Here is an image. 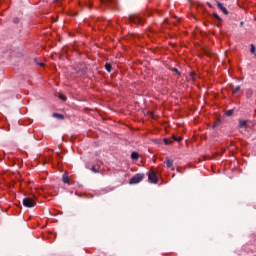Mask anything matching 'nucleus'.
Returning a JSON list of instances; mask_svg holds the SVG:
<instances>
[{"label": "nucleus", "instance_id": "nucleus-1", "mask_svg": "<svg viewBox=\"0 0 256 256\" xmlns=\"http://www.w3.org/2000/svg\"><path fill=\"white\" fill-rule=\"evenodd\" d=\"M127 23H133L134 25H143L145 23V18H143L139 14H130L127 18H125Z\"/></svg>", "mask_w": 256, "mask_h": 256}, {"label": "nucleus", "instance_id": "nucleus-2", "mask_svg": "<svg viewBox=\"0 0 256 256\" xmlns=\"http://www.w3.org/2000/svg\"><path fill=\"white\" fill-rule=\"evenodd\" d=\"M72 69L76 75L79 77H83V75H87V66L83 62H79L72 66Z\"/></svg>", "mask_w": 256, "mask_h": 256}, {"label": "nucleus", "instance_id": "nucleus-3", "mask_svg": "<svg viewBox=\"0 0 256 256\" xmlns=\"http://www.w3.org/2000/svg\"><path fill=\"white\" fill-rule=\"evenodd\" d=\"M101 3L110 9H119V2L117 0H101Z\"/></svg>", "mask_w": 256, "mask_h": 256}, {"label": "nucleus", "instance_id": "nucleus-4", "mask_svg": "<svg viewBox=\"0 0 256 256\" xmlns=\"http://www.w3.org/2000/svg\"><path fill=\"white\" fill-rule=\"evenodd\" d=\"M145 179V174L143 173H138L135 174L131 179H130V185H137V183H141V180Z\"/></svg>", "mask_w": 256, "mask_h": 256}, {"label": "nucleus", "instance_id": "nucleus-5", "mask_svg": "<svg viewBox=\"0 0 256 256\" xmlns=\"http://www.w3.org/2000/svg\"><path fill=\"white\" fill-rule=\"evenodd\" d=\"M23 205L24 207H35V205H37V202L35 201V199L31 198V197H26L23 199Z\"/></svg>", "mask_w": 256, "mask_h": 256}, {"label": "nucleus", "instance_id": "nucleus-6", "mask_svg": "<svg viewBox=\"0 0 256 256\" xmlns=\"http://www.w3.org/2000/svg\"><path fill=\"white\" fill-rule=\"evenodd\" d=\"M148 181L154 185L159 183V178H157V173H155V171L148 172Z\"/></svg>", "mask_w": 256, "mask_h": 256}, {"label": "nucleus", "instance_id": "nucleus-7", "mask_svg": "<svg viewBox=\"0 0 256 256\" xmlns=\"http://www.w3.org/2000/svg\"><path fill=\"white\" fill-rule=\"evenodd\" d=\"M59 158L57 169L60 173H63V155L61 153L56 154Z\"/></svg>", "mask_w": 256, "mask_h": 256}, {"label": "nucleus", "instance_id": "nucleus-8", "mask_svg": "<svg viewBox=\"0 0 256 256\" xmlns=\"http://www.w3.org/2000/svg\"><path fill=\"white\" fill-rule=\"evenodd\" d=\"M217 3V7L218 9H220V11H222V13H224V15H229V11L227 10V8H225V6H223V3L216 1Z\"/></svg>", "mask_w": 256, "mask_h": 256}, {"label": "nucleus", "instance_id": "nucleus-9", "mask_svg": "<svg viewBox=\"0 0 256 256\" xmlns=\"http://www.w3.org/2000/svg\"><path fill=\"white\" fill-rule=\"evenodd\" d=\"M52 117H54L55 119H60L61 121H63V119H65V115L59 114V113H53Z\"/></svg>", "mask_w": 256, "mask_h": 256}, {"label": "nucleus", "instance_id": "nucleus-10", "mask_svg": "<svg viewBox=\"0 0 256 256\" xmlns=\"http://www.w3.org/2000/svg\"><path fill=\"white\" fill-rule=\"evenodd\" d=\"M105 69H106V71H107L108 73H111V71H113V65H112L111 63L107 62V63L105 64Z\"/></svg>", "mask_w": 256, "mask_h": 256}, {"label": "nucleus", "instance_id": "nucleus-11", "mask_svg": "<svg viewBox=\"0 0 256 256\" xmlns=\"http://www.w3.org/2000/svg\"><path fill=\"white\" fill-rule=\"evenodd\" d=\"M131 159H132V161H137V159H139V153L136 151L132 152Z\"/></svg>", "mask_w": 256, "mask_h": 256}, {"label": "nucleus", "instance_id": "nucleus-12", "mask_svg": "<svg viewBox=\"0 0 256 256\" xmlns=\"http://www.w3.org/2000/svg\"><path fill=\"white\" fill-rule=\"evenodd\" d=\"M253 97V90L247 89L246 90V99H251Z\"/></svg>", "mask_w": 256, "mask_h": 256}, {"label": "nucleus", "instance_id": "nucleus-13", "mask_svg": "<svg viewBox=\"0 0 256 256\" xmlns=\"http://www.w3.org/2000/svg\"><path fill=\"white\" fill-rule=\"evenodd\" d=\"M212 19H215L216 21H219L220 23L223 21V19L220 18L219 14H217L215 12L212 14Z\"/></svg>", "mask_w": 256, "mask_h": 256}, {"label": "nucleus", "instance_id": "nucleus-14", "mask_svg": "<svg viewBox=\"0 0 256 256\" xmlns=\"http://www.w3.org/2000/svg\"><path fill=\"white\" fill-rule=\"evenodd\" d=\"M241 92V86H236L235 88H233L232 90V94L233 95H237L238 93Z\"/></svg>", "mask_w": 256, "mask_h": 256}, {"label": "nucleus", "instance_id": "nucleus-15", "mask_svg": "<svg viewBox=\"0 0 256 256\" xmlns=\"http://www.w3.org/2000/svg\"><path fill=\"white\" fill-rule=\"evenodd\" d=\"M238 127H240V129H243V127H247V120H240Z\"/></svg>", "mask_w": 256, "mask_h": 256}, {"label": "nucleus", "instance_id": "nucleus-16", "mask_svg": "<svg viewBox=\"0 0 256 256\" xmlns=\"http://www.w3.org/2000/svg\"><path fill=\"white\" fill-rule=\"evenodd\" d=\"M166 167L169 169V168H171V167H173V160L172 159H168L167 161H166Z\"/></svg>", "mask_w": 256, "mask_h": 256}, {"label": "nucleus", "instance_id": "nucleus-17", "mask_svg": "<svg viewBox=\"0 0 256 256\" xmlns=\"http://www.w3.org/2000/svg\"><path fill=\"white\" fill-rule=\"evenodd\" d=\"M221 125V119H218L213 125H212V129H215L217 127H219Z\"/></svg>", "mask_w": 256, "mask_h": 256}, {"label": "nucleus", "instance_id": "nucleus-18", "mask_svg": "<svg viewBox=\"0 0 256 256\" xmlns=\"http://www.w3.org/2000/svg\"><path fill=\"white\" fill-rule=\"evenodd\" d=\"M171 143H173V140L165 138L164 139V145H171Z\"/></svg>", "mask_w": 256, "mask_h": 256}, {"label": "nucleus", "instance_id": "nucleus-19", "mask_svg": "<svg viewBox=\"0 0 256 256\" xmlns=\"http://www.w3.org/2000/svg\"><path fill=\"white\" fill-rule=\"evenodd\" d=\"M225 115H226L227 117H231V115H233V109L227 110V111L225 112Z\"/></svg>", "mask_w": 256, "mask_h": 256}, {"label": "nucleus", "instance_id": "nucleus-20", "mask_svg": "<svg viewBox=\"0 0 256 256\" xmlns=\"http://www.w3.org/2000/svg\"><path fill=\"white\" fill-rule=\"evenodd\" d=\"M65 184L69 185V174L65 173Z\"/></svg>", "mask_w": 256, "mask_h": 256}, {"label": "nucleus", "instance_id": "nucleus-21", "mask_svg": "<svg viewBox=\"0 0 256 256\" xmlns=\"http://www.w3.org/2000/svg\"><path fill=\"white\" fill-rule=\"evenodd\" d=\"M171 71H173L174 73H177L179 76H181V71H179V69L172 68Z\"/></svg>", "mask_w": 256, "mask_h": 256}, {"label": "nucleus", "instance_id": "nucleus-22", "mask_svg": "<svg viewBox=\"0 0 256 256\" xmlns=\"http://www.w3.org/2000/svg\"><path fill=\"white\" fill-rule=\"evenodd\" d=\"M255 51H256L255 45L251 44L250 53H255Z\"/></svg>", "mask_w": 256, "mask_h": 256}, {"label": "nucleus", "instance_id": "nucleus-23", "mask_svg": "<svg viewBox=\"0 0 256 256\" xmlns=\"http://www.w3.org/2000/svg\"><path fill=\"white\" fill-rule=\"evenodd\" d=\"M85 7H89L91 9V7H93V4L91 3V1L85 2Z\"/></svg>", "mask_w": 256, "mask_h": 256}, {"label": "nucleus", "instance_id": "nucleus-24", "mask_svg": "<svg viewBox=\"0 0 256 256\" xmlns=\"http://www.w3.org/2000/svg\"><path fill=\"white\" fill-rule=\"evenodd\" d=\"M63 1L65 0H54V3H56V5H61Z\"/></svg>", "mask_w": 256, "mask_h": 256}, {"label": "nucleus", "instance_id": "nucleus-25", "mask_svg": "<svg viewBox=\"0 0 256 256\" xmlns=\"http://www.w3.org/2000/svg\"><path fill=\"white\" fill-rule=\"evenodd\" d=\"M92 171H93V173H99V168L93 166Z\"/></svg>", "mask_w": 256, "mask_h": 256}, {"label": "nucleus", "instance_id": "nucleus-26", "mask_svg": "<svg viewBox=\"0 0 256 256\" xmlns=\"http://www.w3.org/2000/svg\"><path fill=\"white\" fill-rule=\"evenodd\" d=\"M19 22H20L19 18L16 17L13 19V23H15V25L19 24Z\"/></svg>", "mask_w": 256, "mask_h": 256}, {"label": "nucleus", "instance_id": "nucleus-27", "mask_svg": "<svg viewBox=\"0 0 256 256\" xmlns=\"http://www.w3.org/2000/svg\"><path fill=\"white\" fill-rule=\"evenodd\" d=\"M59 97H60V99H61L62 101H65V95L60 94Z\"/></svg>", "mask_w": 256, "mask_h": 256}, {"label": "nucleus", "instance_id": "nucleus-28", "mask_svg": "<svg viewBox=\"0 0 256 256\" xmlns=\"http://www.w3.org/2000/svg\"><path fill=\"white\" fill-rule=\"evenodd\" d=\"M207 5H208V7H210V9H213V4L212 3L207 2Z\"/></svg>", "mask_w": 256, "mask_h": 256}, {"label": "nucleus", "instance_id": "nucleus-29", "mask_svg": "<svg viewBox=\"0 0 256 256\" xmlns=\"http://www.w3.org/2000/svg\"><path fill=\"white\" fill-rule=\"evenodd\" d=\"M40 67H45V63L43 62H40V63H37Z\"/></svg>", "mask_w": 256, "mask_h": 256}, {"label": "nucleus", "instance_id": "nucleus-30", "mask_svg": "<svg viewBox=\"0 0 256 256\" xmlns=\"http://www.w3.org/2000/svg\"><path fill=\"white\" fill-rule=\"evenodd\" d=\"M62 181L65 183V174H62Z\"/></svg>", "mask_w": 256, "mask_h": 256}, {"label": "nucleus", "instance_id": "nucleus-31", "mask_svg": "<svg viewBox=\"0 0 256 256\" xmlns=\"http://www.w3.org/2000/svg\"><path fill=\"white\" fill-rule=\"evenodd\" d=\"M175 141H177L178 143H180L181 138H180V137H179V138H176Z\"/></svg>", "mask_w": 256, "mask_h": 256}, {"label": "nucleus", "instance_id": "nucleus-32", "mask_svg": "<svg viewBox=\"0 0 256 256\" xmlns=\"http://www.w3.org/2000/svg\"><path fill=\"white\" fill-rule=\"evenodd\" d=\"M62 140L65 141V136H62Z\"/></svg>", "mask_w": 256, "mask_h": 256}, {"label": "nucleus", "instance_id": "nucleus-33", "mask_svg": "<svg viewBox=\"0 0 256 256\" xmlns=\"http://www.w3.org/2000/svg\"><path fill=\"white\" fill-rule=\"evenodd\" d=\"M60 149H63V145H59Z\"/></svg>", "mask_w": 256, "mask_h": 256}, {"label": "nucleus", "instance_id": "nucleus-34", "mask_svg": "<svg viewBox=\"0 0 256 256\" xmlns=\"http://www.w3.org/2000/svg\"><path fill=\"white\" fill-rule=\"evenodd\" d=\"M73 16H74V17L77 16V13H74Z\"/></svg>", "mask_w": 256, "mask_h": 256}, {"label": "nucleus", "instance_id": "nucleus-35", "mask_svg": "<svg viewBox=\"0 0 256 256\" xmlns=\"http://www.w3.org/2000/svg\"><path fill=\"white\" fill-rule=\"evenodd\" d=\"M66 55H67V46H66Z\"/></svg>", "mask_w": 256, "mask_h": 256}, {"label": "nucleus", "instance_id": "nucleus-36", "mask_svg": "<svg viewBox=\"0 0 256 256\" xmlns=\"http://www.w3.org/2000/svg\"><path fill=\"white\" fill-rule=\"evenodd\" d=\"M241 25H243V22H241Z\"/></svg>", "mask_w": 256, "mask_h": 256}]
</instances>
